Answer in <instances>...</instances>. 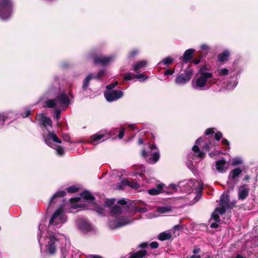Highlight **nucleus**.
Wrapping results in <instances>:
<instances>
[{
  "instance_id": "26",
  "label": "nucleus",
  "mask_w": 258,
  "mask_h": 258,
  "mask_svg": "<svg viewBox=\"0 0 258 258\" xmlns=\"http://www.w3.org/2000/svg\"><path fill=\"white\" fill-rule=\"evenodd\" d=\"M66 195V192L64 190L58 191L52 196L49 201V205L55 202V200L58 197H63Z\"/></svg>"
},
{
  "instance_id": "58",
  "label": "nucleus",
  "mask_w": 258,
  "mask_h": 258,
  "mask_svg": "<svg viewBox=\"0 0 258 258\" xmlns=\"http://www.w3.org/2000/svg\"><path fill=\"white\" fill-rule=\"evenodd\" d=\"M200 59H194L193 60V62L194 63V64H198L200 63Z\"/></svg>"
},
{
  "instance_id": "34",
  "label": "nucleus",
  "mask_w": 258,
  "mask_h": 258,
  "mask_svg": "<svg viewBox=\"0 0 258 258\" xmlns=\"http://www.w3.org/2000/svg\"><path fill=\"white\" fill-rule=\"evenodd\" d=\"M243 163V160L240 157H236L232 159V165L236 166L241 164Z\"/></svg>"
},
{
  "instance_id": "23",
  "label": "nucleus",
  "mask_w": 258,
  "mask_h": 258,
  "mask_svg": "<svg viewBox=\"0 0 258 258\" xmlns=\"http://www.w3.org/2000/svg\"><path fill=\"white\" fill-rule=\"evenodd\" d=\"M195 52V50L194 49H189L186 50L182 57V60L183 61L186 62L188 60H190Z\"/></svg>"
},
{
  "instance_id": "27",
  "label": "nucleus",
  "mask_w": 258,
  "mask_h": 258,
  "mask_svg": "<svg viewBox=\"0 0 258 258\" xmlns=\"http://www.w3.org/2000/svg\"><path fill=\"white\" fill-rule=\"evenodd\" d=\"M121 212V208L117 205L113 206L111 209V214L112 217H116Z\"/></svg>"
},
{
  "instance_id": "9",
  "label": "nucleus",
  "mask_w": 258,
  "mask_h": 258,
  "mask_svg": "<svg viewBox=\"0 0 258 258\" xmlns=\"http://www.w3.org/2000/svg\"><path fill=\"white\" fill-rule=\"evenodd\" d=\"M13 8L12 0H0V18L3 20L9 18L12 14Z\"/></svg>"
},
{
  "instance_id": "32",
  "label": "nucleus",
  "mask_w": 258,
  "mask_h": 258,
  "mask_svg": "<svg viewBox=\"0 0 258 258\" xmlns=\"http://www.w3.org/2000/svg\"><path fill=\"white\" fill-rule=\"evenodd\" d=\"M173 62V59L171 56H167L162 59L160 62L158 63L160 64H163L164 65H169L171 64Z\"/></svg>"
},
{
  "instance_id": "1",
  "label": "nucleus",
  "mask_w": 258,
  "mask_h": 258,
  "mask_svg": "<svg viewBox=\"0 0 258 258\" xmlns=\"http://www.w3.org/2000/svg\"><path fill=\"white\" fill-rule=\"evenodd\" d=\"M36 120L42 125V134L45 143L49 147L54 148L58 155H63L64 153V148L60 146H54L53 144V142L60 144L61 142L57 138L55 133L50 131L52 126L51 119L43 114H38L36 116Z\"/></svg>"
},
{
  "instance_id": "18",
  "label": "nucleus",
  "mask_w": 258,
  "mask_h": 258,
  "mask_svg": "<svg viewBox=\"0 0 258 258\" xmlns=\"http://www.w3.org/2000/svg\"><path fill=\"white\" fill-rule=\"evenodd\" d=\"M250 191L249 188L246 185H243L239 187L238 189V197L240 200H243L248 196Z\"/></svg>"
},
{
  "instance_id": "24",
  "label": "nucleus",
  "mask_w": 258,
  "mask_h": 258,
  "mask_svg": "<svg viewBox=\"0 0 258 258\" xmlns=\"http://www.w3.org/2000/svg\"><path fill=\"white\" fill-rule=\"evenodd\" d=\"M122 183L125 185H128L132 188L138 189L140 188V184L135 181H130L126 179H124L122 181Z\"/></svg>"
},
{
  "instance_id": "41",
  "label": "nucleus",
  "mask_w": 258,
  "mask_h": 258,
  "mask_svg": "<svg viewBox=\"0 0 258 258\" xmlns=\"http://www.w3.org/2000/svg\"><path fill=\"white\" fill-rule=\"evenodd\" d=\"M78 188L76 186H72L67 188L68 192L74 193L78 190Z\"/></svg>"
},
{
  "instance_id": "10",
  "label": "nucleus",
  "mask_w": 258,
  "mask_h": 258,
  "mask_svg": "<svg viewBox=\"0 0 258 258\" xmlns=\"http://www.w3.org/2000/svg\"><path fill=\"white\" fill-rule=\"evenodd\" d=\"M44 239L47 240V250L51 254H54L56 250V246L59 238L52 232H47Z\"/></svg>"
},
{
  "instance_id": "61",
  "label": "nucleus",
  "mask_w": 258,
  "mask_h": 258,
  "mask_svg": "<svg viewBox=\"0 0 258 258\" xmlns=\"http://www.w3.org/2000/svg\"><path fill=\"white\" fill-rule=\"evenodd\" d=\"M138 143L139 144H142L144 143V140L143 139H139Z\"/></svg>"
},
{
  "instance_id": "29",
  "label": "nucleus",
  "mask_w": 258,
  "mask_h": 258,
  "mask_svg": "<svg viewBox=\"0 0 258 258\" xmlns=\"http://www.w3.org/2000/svg\"><path fill=\"white\" fill-rule=\"evenodd\" d=\"M146 254V250H142L132 254L128 258H143Z\"/></svg>"
},
{
  "instance_id": "62",
  "label": "nucleus",
  "mask_w": 258,
  "mask_h": 258,
  "mask_svg": "<svg viewBox=\"0 0 258 258\" xmlns=\"http://www.w3.org/2000/svg\"><path fill=\"white\" fill-rule=\"evenodd\" d=\"M140 246H141L142 247L144 248V247H146V246H147V243H142V244H141L140 245Z\"/></svg>"
},
{
  "instance_id": "44",
  "label": "nucleus",
  "mask_w": 258,
  "mask_h": 258,
  "mask_svg": "<svg viewBox=\"0 0 258 258\" xmlns=\"http://www.w3.org/2000/svg\"><path fill=\"white\" fill-rule=\"evenodd\" d=\"M117 84H118V82L117 81H116L115 82H114L111 84L107 85L106 86L107 90H113L112 89L113 88H114L115 86H116Z\"/></svg>"
},
{
  "instance_id": "21",
  "label": "nucleus",
  "mask_w": 258,
  "mask_h": 258,
  "mask_svg": "<svg viewBox=\"0 0 258 258\" xmlns=\"http://www.w3.org/2000/svg\"><path fill=\"white\" fill-rule=\"evenodd\" d=\"M226 161L224 159L219 160L216 163V169L220 172H223L226 170Z\"/></svg>"
},
{
  "instance_id": "17",
  "label": "nucleus",
  "mask_w": 258,
  "mask_h": 258,
  "mask_svg": "<svg viewBox=\"0 0 258 258\" xmlns=\"http://www.w3.org/2000/svg\"><path fill=\"white\" fill-rule=\"evenodd\" d=\"M115 56L111 55L108 56L96 57L94 59L95 63H99L102 65H107L115 59Z\"/></svg>"
},
{
  "instance_id": "47",
  "label": "nucleus",
  "mask_w": 258,
  "mask_h": 258,
  "mask_svg": "<svg viewBox=\"0 0 258 258\" xmlns=\"http://www.w3.org/2000/svg\"><path fill=\"white\" fill-rule=\"evenodd\" d=\"M201 187H200L199 188V189L198 190H197V196L195 197V202H197L200 198V197H201Z\"/></svg>"
},
{
  "instance_id": "64",
  "label": "nucleus",
  "mask_w": 258,
  "mask_h": 258,
  "mask_svg": "<svg viewBox=\"0 0 258 258\" xmlns=\"http://www.w3.org/2000/svg\"><path fill=\"white\" fill-rule=\"evenodd\" d=\"M77 143H82V141H78V142H77Z\"/></svg>"
},
{
  "instance_id": "46",
  "label": "nucleus",
  "mask_w": 258,
  "mask_h": 258,
  "mask_svg": "<svg viewBox=\"0 0 258 258\" xmlns=\"http://www.w3.org/2000/svg\"><path fill=\"white\" fill-rule=\"evenodd\" d=\"M200 48L202 50L205 51H208L209 50V46L206 44H202L200 46Z\"/></svg>"
},
{
  "instance_id": "16",
  "label": "nucleus",
  "mask_w": 258,
  "mask_h": 258,
  "mask_svg": "<svg viewBox=\"0 0 258 258\" xmlns=\"http://www.w3.org/2000/svg\"><path fill=\"white\" fill-rule=\"evenodd\" d=\"M111 135V133H107V131H101L90 137L89 143L93 144H96L100 140H103L104 138H108Z\"/></svg>"
},
{
  "instance_id": "19",
  "label": "nucleus",
  "mask_w": 258,
  "mask_h": 258,
  "mask_svg": "<svg viewBox=\"0 0 258 258\" xmlns=\"http://www.w3.org/2000/svg\"><path fill=\"white\" fill-rule=\"evenodd\" d=\"M71 245L70 244H66L64 247L61 249V256L62 258H73V250H71Z\"/></svg>"
},
{
  "instance_id": "43",
  "label": "nucleus",
  "mask_w": 258,
  "mask_h": 258,
  "mask_svg": "<svg viewBox=\"0 0 258 258\" xmlns=\"http://www.w3.org/2000/svg\"><path fill=\"white\" fill-rule=\"evenodd\" d=\"M7 118L8 115L6 113H0V121H2V123H4Z\"/></svg>"
},
{
  "instance_id": "11",
  "label": "nucleus",
  "mask_w": 258,
  "mask_h": 258,
  "mask_svg": "<svg viewBox=\"0 0 258 258\" xmlns=\"http://www.w3.org/2000/svg\"><path fill=\"white\" fill-rule=\"evenodd\" d=\"M132 220L128 218H121L117 219L116 217H112L109 218L108 222V226L111 229H116L132 223Z\"/></svg>"
},
{
  "instance_id": "56",
  "label": "nucleus",
  "mask_w": 258,
  "mask_h": 258,
  "mask_svg": "<svg viewBox=\"0 0 258 258\" xmlns=\"http://www.w3.org/2000/svg\"><path fill=\"white\" fill-rule=\"evenodd\" d=\"M200 248L198 247H196L193 250V253L195 254L198 253L200 252Z\"/></svg>"
},
{
  "instance_id": "57",
  "label": "nucleus",
  "mask_w": 258,
  "mask_h": 258,
  "mask_svg": "<svg viewBox=\"0 0 258 258\" xmlns=\"http://www.w3.org/2000/svg\"><path fill=\"white\" fill-rule=\"evenodd\" d=\"M189 258H201V256L200 255L195 254L190 256Z\"/></svg>"
},
{
  "instance_id": "28",
  "label": "nucleus",
  "mask_w": 258,
  "mask_h": 258,
  "mask_svg": "<svg viewBox=\"0 0 258 258\" xmlns=\"http://www.w3.org/2000/svg\"><path fill=\"white\" fill-rule=\"evenodd\" d=\"M93 78L94 77L92 74H89L85 78L82 86L83 90H86L88 88L90 80Z\"/></svg>"
},
{
  "instance_id": "7",
  "label": "nucleus",
  "mask_w": 258,
  "mask_h": 258,
  "mask_svg": "<svg viewBox=\"0 0 258 258\" xmlns=\"http://www.w3.org/2000/svg\"><path fill=\"white\" fill-rule=\"evenodd\" d=\"M229 197L227 195H222L221 196L219 206L212 214V217L215 222H218L220 221L218 214H224L226 210L229 208Z\"/></svg>"
},
{
  "instance_id": "31",
  "label": "nucleus",
  "mask_w": 258,
  "mask_h": 258,
  "mask_svg": "<svg viewBox=\"0 0 258 258\" xmlns=\"http://www.w3.org/2000/svg\"><path fill=\"white\" fill-rule=\"evenodd\" d=\"M171 237V234L166 232L161 233L158 236L159 239L162 241L169 239Z\"/></svg>"
},
{
  "instance_id": "33",
  "label": "nucleus",
  "mask_w": 258,
  "mask_h": 258,
  "mask_svg": "<svg viewBox=\"0 0 258 258\" xmlns=\"http://www.w3.org/2000/svg\"><path fill=\"white\" fill-rule=\"evenodd\" d=\"M215 74L217 76H225L228 74V70L227 69L217 70L215 71Z\"/></svg>"
},
{
  "instance_id": "3",
  "label": "nucleus",
  "mask_w": 258,
  "mask_h": 258,
  "mask_svg": "<svg viewBox=\"0 0 258 258\" xmlns=\"http://www.w3.org/2000/svg\"><path fill=\"white\" fill-rule=\"evenodd\" d=\"M70 103L68 96L64 93H61L54 99H48L46 101V106L54 109V113L56 119H59L61 110H64Z\"/></svg>"
},
{
  "instance_id": "42",
  "label": "nucleus",
  "mask_w": 258,
  "mask_h": 258,
  "mask_svg": "<svg viewBox=\"0 0 258 258\" xmlns=\"http://www.w3.org/2000/svg\"><path fill=\"white\" fill-rule=\"evenodd\" d=\"M105 74V71L104 70H102L100 71L96 75H93L94 78L95 79H100L103 76H104Z\"/></svg>"
},
{
  "instance_id": "30",
  "label": "nucleus",
  "mask_w": 258,
  "mask_h": 258,
  "mask_svg": "<svg viewBox=\"0 0 258 258\" xmlns=\"http://www.w3.org/2000/svg\"><path fill=\"white\" fill-rule=\"evenodd\" d=\"M229 54L230 53L228 50H225L222 53L218 55V60L221 62L224 61L227 59Z\"/></svg>"
},
{
  "instance_id": "59",
  "label": "nucleus",
  "mask_w": 258,
  "mask_h": 258,
  "mask_svg": "<svg viewBox=\"0 0 258 258\" xmlns=\"http://www.w3.org/2000/svg\"><path fill=\"white\" fill-rule=\"evenodd\" d=\"M91 258H102L101 256L97 255H91Z\"/></svg>"
},
{
  "instance_id": "15",
  "label": "nucleus",
  "mask_w": 258,
  "mask_h": 258,
  "mask_svg": "<svg viewBox=\"0 0 258 258\" xmlns=\"http://www.w3.org/2000/svg\"><path fill=\"white\" fill-rule=\"evenodd\" d=\"M123 96V92L120 90H106L104 92V96L109 102L117 100Z\"/></svg>"
},
{
  "instance_id": "49",
  "label": "nucleus",
  "mask_w": 258,
  "mask_h": 258,
  "mask_svg": "<svg viewBox=\"0 0 258 258\" xmlns=\"http://www.w3.org/2000/svg\"><path fill=\"white\" fill-rule=\"evenodd\" d=\"M124 130H125V129L123 128L120 131L119 135H118V138L119 139H122L123 137V136L124 135Z\"/></svg>"
},
{
  "instance_id": "22",
  "label": "nucleus",
  "mask_w": 258,
  "mask_h": 258,
  "mask_svg": "<svg viewBox=\"0 0 258 258\" xmlns=\"http://www.w3.org/2000/svg\"><path fill=\"white\" fill-rule=\"evenodd\" d=\"M147 64V61L145 60H140L134 64L133 66V70L136 72L143 69Z\"/></svg>"
},
{
  "instance_id": "20",
  "label": "nucleus",
  "mask_w": 258,
  "mask_h": 258,
  "mask_svg": "<svg viewBox=\"0 0 258 258\" xmlns=\"http://www.w3.org/2000/svg\"><path fill=\"white\" fill-rule=\"evenodd\" d=\"M77 224L79 228L83 231H89L92 229L90 224L84 219L78 221Z\"/></svg>"
},
{
  "instance_id": "37",
  "label": "nucleus",
  "mask_w": 258,
  "mask_h": 258,
  "mask_svg": "<svg viewBox=\"0 0 258 258\" xmlns=\"http://www.w3.org/2000/svg\"><path fill=\"white\" fill-rule=\"evenodd\" d=\"M237 82L236 80L229 82L227 85V89L228 90L233 89L237 85Z\"/></svg>"
},
{
  "instance_id": "45",
  "label": "nucleus",
  "mask_w": 258,
  "mask_h": 258,
  "mask_svg": "<svg viewBox=\"0 0 258 258\" xmlns=\"http://www.w3.org/2000/svg\"><path fill=\"white\" fill-rule=\"evenodd\" d=\"M138 52H139V51L138 50H137V49L133 50L130 52L128 56L130 58L134 57V56H135L136 55H137L138 54Z\"/></svg>"
},
{
  "instance_id": "40",
  "label": "nucleus",
  "mask_w": 258,
  "mask_h": 258,
  "mask_svg": "<svg viewBox=\"0 0 258 258\" xmlns=\"http://www.w3.org/2000/svg\"><path fill=\"white\" fill-rule=\"evenodd\" d=\"M134 78H135V75L132 73H128L124 76V80L127 81L132 80Z\"/></svg>"
},
{
  "instance_id": "6",
  "label": "nucleus",
  "mask_w": 258,
  "mask_h": 258,
  "mask_svg": "<svg viewBox=\"0 0 258 258\" xmlns=\"http://www.w3.org/2000/svg\"><path fill=\"white\" fill-rule=\"evenodd\" d=\"M142 154L146 160L150 163H155L159 159L160 155L155 145L147 144L142 151Z\"/></svg>"
},
{
  "instance_id": "13",
  "label": "nucleus",
  "mask_w": 258,
  "mask_h": 258,
  "mask_svg": "<svg viewBox=\"0 0 258 258\" xmlns=\"http://www.w3.org/2000/svg\"><path fill=\"white\" fill-rule=\"evenodd\" d=\"M81 197L71 198L70 199V202L72 204H76L74 206L75 209H77L81 207V205L79 204V203L81 200V198H83L90 202H92L95 199V198L92 195V194L87 190L83 191L81 194Z\"/></svg>"
},
{
  "instance_id": "12",
  "label": "nucleus",
  "mask_w": 258,
  "mask_h": 258,
  "mask_svg": "<svg viewBox=\"0 0 258 258\" xmlns=\"http://www.w3.org/2000/svg\"><path fill=\"white\" fill-rule=\"evenodd\" d=\"M192 73L193 72L191 69H187L184 73L177 76L175 79V84L178 86H184L190 81Z\"/></svg>"
},
{
  "instance_id": "8",
  "label": "nucleus",
  "mask_w": 258,
  "mask_h": 258,
  "mask_svg": "<svg viewBox=\"0 0 258 258\" xmlns=\"http://www.w3.org/2000/svg\"><path fill=\"white\" fill-rule=\"evenodd\" d=\"M170 186L175 190H177V187H179L181 188V190L182 192L190 194L193 191L194 189L200 186V184L196 180L191 179L180 182L178 186L174 184H170Z\"/></svg>"
},
{
  "instance_id": "2",
  "label": "nucleus",
  "mask_w": 258,
  "mask_h": 258,
  "mask_svg": "<svg viewBox=\"0 0 258 258\" xmlns=\"http://www.w3.org/2000/svg\"><path fill=\"white\" fill-rule=\"evenodd\" d=\"M215 132V128H210L206 131V136L208 137L204 141V138H199L196 142V145L192 148V151L195 155L200 159H203L205 156V153L203 150H209L212 147L217 145V142L220 141L222 137L221 132H218L215 135V139L213 138L212 134Z\"/></svg>"
},
{
  "instance_id": "14",
  "label": "nucleus",
  "mask_w": 258,
  "mask_h": 258,
  "mask_svg": "<svg viewBox=\"0 0 258 258\" xmlns=\"http://www.w3.org/2000/svg\"><path fill=\"white\" fill-rule=\"evenodd\" d=\"M242 170L239 168H236L233 169L229 175V179L232 180V181H228V187L229 190H233L235 184L237 182L236 178L241 173Z\"/></svg>"
},
{
  "instance_id": "48",
  "label": "nucleus",
  "mask_w": 258,
  "mask_h": 258,
  "mask_svg": "<svg viewBox=\"0 0 258 258\" xmlns=\"http://www.w3.org/2000/svg\"><path fill=\"white\" fill-rule=\"evenodd\" d=\"M150 245L152 248H156L158 246V243L157 242H152L150 243Z\"/></svg>"
},
{
  "instance_id": "39",
  "label": "nucleus",
  "mask_w": 258,
  "mask_h": 258,
  "mask_svg": "<svg viewBox=\"0 0 258 258\" xmlns=\"http://www.w3.org/2000/svg\"><path fill=\"white\" fill-rule=\"evenodd\" d=\"M115 199H107L105 200L104 206L105 207H109L114 204L115 202Z\"/></svg>"
},
{
  "instance_id": "60",
  "label": "nucleus",
  "mask_w": 258,
  "mask_h": 258,
  "mask_svg": "<svg viewBox=\"0 0 258 258\" xmlns=\"http://www.w3.org/2000/svg\"><path fill=\"white\" fill-rule=\"evenodd\" d=\"M30 110H27V111H26V114H25V115H23V117H25L27 116L30 114Z\"/></svg>"
},
{
  "instance_id": "5",
  "label": "nucleus",
  "mask_w": 258,
  "mask_h": 258,
  "mask_svg": "<svg viewBox=\"0 0 258 258\" xmlns=\"http://www.w3.org/2000/svg\"><path fill=\"white\" fill-rule=\"evenodd\" d=\"M63 207H60L57 209L52 215L49 220V225L57 228L60 227L67 221Z\"/></svg>"
},
{
  "instance_id": "54",
  "label": "nucleus",
  "mask_w": 258,
  "mask_h": 258,
  "mask_svg": "<svg viewBox=\"0 0 258 258\" xmlns=\"http://www.w3.org/2000/svg\"><path fill=\"white\" fill-rule=\"evenodd\" d=\"M117 203L119 204H120V205H124L125 204H126V201H125L124 199H120V200H119L118 201H117Z\"/></svg>"
},
{
  "instance_id": "36",
  "label": "nucleus",
  "mask_w": 258,
  "mask_h": 258,
  "mask_svg": "<svg viewBox=\"0 0 258 258\" xmlns=\"http://www.w3.org/2000/svg\"><path fill=\"white\" fill-rule=\"evenodd\" d=\"M135 78L137 79L140 82H143L148 79V76L143 74H139L135 75Z\"/></svg>"
},
{
  "instance_id": "50",
  "label": "nucleus",
  "mask_w": 258,
  "mask_h": 258,
  "mask_svg": "<svg viewBox=\"0 0 258 258\" xmlns=\"http://www.w3.org/2000/svg\"><path fill=\"white\" fill-rule=\"evenodd\" d=\"M222 143L223 145H225V146H228V147L229 148V141L226 139H223L222 141Z\"/></svg>"
},
{
  "instance_id": "53",
  "label": "nucleus",
  "mask_w": 258,
  "mask_h": 258,
  "mask_svg": "<svg viewBox=\"0 0 258 258\" xmlns=\"http://www.w3.org/2000/svg\"><path fill=\"white\" fill-rule=\"evenodd\" d=\"M218 226H219V225L218 224V222H216L211 223V224L210 225V227L212 228H217Z\"/></svg>"
},
{
  "instance_id": "55",
  "label": "nucleus",
  "mask_w": 258,
  "mask_h": 258,
  "mask_svg": "<svg viewBox=\"0 0 258 258\" xmlns=\"http://www.w3.org/2000/svg\"><path fill=\"white\" fill-rule=\"evenodd\" d=\"M128 127L133 130H136L137 129V127L135 125V124H130L128 125Z\"/></svg>"
},
{
  "instance_id": "63",
  "label": "nucleus",
  "mask_w": 258,
  "mask_h": 258,
  "mask_svg": "<svg viewBox=\"0 0 258 258\" xmlns=\"http://www.w3.org/2000/svg\"><path fill=\"white\" fill-rule=\"evenodd\" d=\"M236 258H243V256L241 255H238Z\"/></svg>"
},
{
  "instance_id": "51",
  "label": "nucleus",
  "mask_w": 258,
  "mask_h": 258,
  "mask_svg": "<svg viewBox=\"0 0 258 258\" xmlns=\"http://www.w3.org/2000/svg\"><path fill=\"white\" fill-rule=\"evenodd\" d=\"M174 70H167L165 73H164V75H172L173 73H174Z\"/></svg>"
},
{
  "instance_id": "4",
  "label": "nucleus",
  "mask_w": 258,
  "mask_h": 258,
  "mask_svg": "<svg viewBox=\"0 0 258 258\" xmlns=\"http://www.w3.org/2000/svg\"><path fill=\"white\" fill-rule=\"evenodd\" d=\"M216 81L211 73L202 71L199 76L192 80L191 86L197 90H206L209 88V84H214Z\"/></svg>"
},
{
  "instance_id": "52",
  "label": "nucleus",
  "mask_w": 258,
  "mask_h": 258,
  "mask_svg": "<svg viewBox=\"0 0 258 258\" xmlns=\"http://www.w3.org/2000/svg\"><path fill=\"white\" fill-rule=\"evenodd\" d=\"M137 211L139 212L145 213L147 211V209L145 208H139L137 209Z\"/></svg>"
},
{
  "instance_id": "35",
  "label": "nucleus",
  "mask_w": 258,
  "mask_h": 258,
  "mask_svg": "<svg viewBox=\"0 0 258 258\" xmlns=\"http://www.w3.org/2000/svg\"><path fill=\"white\" fill-rule=\"evenodd\" d=\"M157 211L161 214H164L170 211V208L169 207H160L157 208Z\"/></svg>"
},
{
  "instance_id": "38",
  "label": "nucleus",
  "mask_w": 258,
  "mask_h": 258,
  "mask_svg": "<svg viewBox=\"0 0 258 258\" xmlns=\"http://www.w3.org/2000/svg\"><path fill=\"white\" fill-rule=\"evenodd\" d=\"M44 229V226L42 225H40L39 227V230L40 231V233L38 234L37 237L38 239V241L40 245L42 244V242L41 240L44 237H42V231Z\"/></svg>"
},
{
  "instance_id": "25",
  "label": "nucleus",
  "mask_w": 258,
  "mask_h": 258,
  "mask_svg": "<svg viewBox=\"0 0 258 258\" xmlns=\"http://www.w3.org/2000/svg\"><path fill=\"white\" fill-rule=\"evenodd\" d=\"M163 184H159L157 185V187L150 189L148 190V193L151 195H157L162 192Z\"/></svg>"
}]
</instances>
